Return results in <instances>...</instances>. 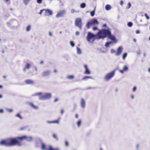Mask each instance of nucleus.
<instances>
[{
    "label": "nucleus",
    "instance_id": "f257e3e1",
    "mask_svg": "<svg viewBox=\"0 0 150 150\" xmlns=\"http://www.w3.org/2000/svg\"><path fill=\"white\" fill-rule=\"evenodd\" d=\"M25 139L30 141L32 140V138L31 137H28L26 136L16 138H10L5 140H2L0 142V145L6 146H13L16 144L18 146H21L22 143L21 141Z\"/></svg>",
    "mask_w": 150,
    "mask_h": 150
},
{
    "label": "nucleus",
    "instance_id": "f03ea898",
    "mask_svg": "<svg viewBox=\"0 0 150 150\" xmlns=\"http://www.w3.org/2000/svg\"><path fill=\"white\" fill-rule=\"evenodd\" d=\"M110 31L109 29L100 30L97 34V39H99L106 37L110 33Z\"/></svg>",
    "mask_w": 150,
    "mask_h": 150
},
{
    "label": "nucleus",
    "instance_id": "7ed1b4c3",
    "mask_svg": "<svg viewBox=\"0 0 150 150\" xmlns=\"http://www.w3.org/2000/svg\"><path fill=\"white\" fill-rule=\"evenodd\" d=\"M117 69L113 70L112 71L107 74L104 77V79L106 81H108L110 80L115 76L116 70Z\"/></svg>",
    "mask_w": 150,
    "mask_h": 150
},
{
    "label": "nucleus",
    "instance_id": "20e7f679",
    "mask_svg": "<svg viewBox=\"0 0 150 150\" xmlns=\"http://www.w3.org/2000/svg\"><path fill=\"white\" fill-rule=\"evenodd\" d=\"M97 38V35H94L88 32V33L86 38L87 41L91 42H93Z\"/></svg>",
    "mask_w": 150,
    "mask_h": 150
},
{
    "label": "nucleus",
    "instance_id": "39448f33",
    "mask_svg": "<svg viewBox=\"0 0 150 150\" xmlns=\"http://www.w3.org/2000/svg\"><path fill=\"white\" fill-rule=\"evenodd\" d=\"M51 97V95L50 93H46L43 95L39 97L40 100L47 99L50 98Z\"/></svg>",
    "mask_w": 150,
    "mask_h": 150
},
{
    "label": "nucleus",
    "instance_id": "423d86ee",
    "mask_svg": "<svg viewBox=\"0 0 150 150\" xmlns=\"http://www.w3.org/2000/svg\"><path fill=\"white\" fill-rule=\"evenodd\" d=\"M42 149L43 150H59V149L58 148H54L51 146H48V148L47 149H45V145L42 144Z\"/></svg>",
    "mask_w": 150,
    "mask_h": 150
},
{
    "label": "nucleus",
    "instance_id": "0eeeda50",
    "mask_svg": "<svg viewBox=\"0 0 150 150\" xmlns=\"http://www.w3.org/2000/svg\"><path fill=\"white\" fill-rule=\"evenodd\" d=\"M76 25L78 26L80 29L81 28L82 26L81 20L80 18L76 19L75 21Z\"/></svg>",
    "mask_w": 150,
    "mask_h": 150
},
{
    "label": "nucleus",
    "instance_id": "6e6552de",
    "mask_svg": "<svg viewBox=\"0 0 150 150\" xmlns=\"http://www.w3.org/2000/svg\"><path fill=\"white\" fill-rule=\"evenodd\" d=\"M108 38L111 40L113 41L114 42L116 43L117 42V40L115 38V37L113 35H112L110 31V33H109L107 36Z\"/></svg>",
    "mask_w": 150,
    "mask_h": 150
},
{
    "label": "nucleus",
    "instance_id": "1a4fd4ad",
    "mask_svg": "<svg viewBox=\"0 0 150 150\" xmlns=\"http://www.w3.org/2000/svg\"><path fill=\"white\" fill-rule=\"evenodd\" d=\"M65 13L64 10H62L59 11L56 15V17L57 18L63 16Z\"/></svg>",
    "mask_w": 150,
    "mask_h": 150
},
{
    "label": "nucleus",
    "instance_id": "9d476101",
    "mask_svg": "<svg viewBox=\"0 0 150 150\" xmlns=\"http://www.w3.org/2000/svg\"><path fill=\"white\" fill-rule=\"evenodd\" d=\"M44 11H45L44 15L45 16H49L52 14V12L50 10L45 9Z\"/></svg>",
    "mask_w": 150,
    "mask_h": 150
},
{
    "label": "nucleus",
    "instance_id": "9b49d317",
    "mask_svg": "<svg viewBox=\"0 0 150 150\" xmlns=\"http://www.w3.org/2000/svg\"><path fill=\"white\" fill-rule=\"evenodd\" d=\"M122 50L123 48L121 46L119 47L117 50V51L115 54V55L116 56H118L120 55L122 52Z\"/></svg>",
    "mask_w": 150,
    "mask_h": 150
},
{
    "label": "nucleus",
    "instance_id": "f8f14e48",
    "mask_svg": "<svg viewBox=\"0 0 150 150\" xmlns=\"http://www.w3.org/2000/svg\"><path fill=\"white\" fill-rule=\"evenodd\" d=\"M84 66L86 70L84 72V74L87 75L90 74H91V72L88 70L87 66L86 65H85Z\"/></svg>",
    "mask_w": 150,
    "mask_h": 150
},
{
    "label": "nucleus",
    "instance_id": "ddd939ff",
    "mask_svg": "<svg viewBox=\"0 0 150 150\" xmlns=\"http://www.w3.org/2000/svg\"><path fill=\"white\" fill-rule=\"evenodd\" d=\"M50 74V71H46L43 72L42 74V75L43 77H46L48 76Z\"/></svg>",
    "mask_w": 150,
    "mask_h": 150
},
{
    "label": "nucleus",
    "instance_id": "4468645a",
    "mask_svg": "<svg viewBox=\"0 0 150 150\" xmlns=\"http://www.w3.org/2000/svg\"><path fill=\"white\" fill-rule=\"evenodd\" d=\"M91 24L92 25H98L99 24V22L97 20L95 19H94L91 21Z\"/></svg>",
    "mask_w": 150,
    "mask_h": 150
},
{
    "label": "nucleus",
    "instance_id": "2eb2a0df",
    "mask_svg": "<svg viewBox=\"0 0 150 150\" xmlns=\"http://www.w3.org/2000/svg\"><path fill=\"white\" fill-rule=\"evenodd\" d=\"M25 83L27 84H32L34 83V81L30 79H27L25 81Z\"/></svg>",
    "mask_w": 150,
    "mask_h": 150
},
{
    "label": "nucleus",
    "instance_id": "dca6fc26",
    "mask_svg": "<svg viewBox=\"0 0 150 150\" xmlns=\"http://www.w3.org/2000/svg\"><path fill=\"white\" fill-rule=\"evenodd\" d=\"M128 67L126 66H125L124 67V68H123V70H119L120 72L122 74H123L124 71H127L128 70Z\"/></svg>",
    "mask_w": 150,
    "mask_h": 150
},
{
    "label": "nucleus",
    "instance_id": "f3484780",
    "mask_svg": "<svg viewBox=\"0 0 150 150\" xmlns=\"http://www.w3.org/2000/svg\"><path fill=\"white\" fill-rule=\"evenodd\" d=\"M81 105L83 108H84L85 107V102L83 98H81Z\"/></svg>",
    "mask_w": 150,
    "mask_h": 150
},
{
    "label": "nucleus",
    "instance_id": "a211bd4d",
    "mask_svg": "<svg viewBox=\"0 0 150 150\" xmlns=\"http://www.w3.org/2000/svg\"><path fill=\"white\" fill-rule=\"evenodd\" d=\"M30 66V65L29 63H28L26 65L25 67L23 69V71H25L27 69H29Z\"/></svg>",
    "mask_w": 150,
    "mask_h": 150
},
{
    "label": "nucleus",
    "instance_id": "6ab92c4d",
    "mask_svg": "<svg viewBox=\"0 0 150 150\" xmlns=\"http://www.w3.org/2000/svg\"><path fill=\"white\" fill-rule=\"evenodd\" d=\"M74 78V76L73 75H70L67 77V78L68 80H72Z\"/></svg>",
    "mask_w": 150,
    "mask_h": 150
},
{
    "label": "nucleus",
    "instance_id": "aec40b11",
    "mask_svg": "<svg viewBox=\"0 0 150 150\" xmlns=\"http://www.w3.org/2000/svg\"><path fill=\"white\" fill-rule=\"evenodd\" d=\"M47 122L49 123H57L58 124L59 122V120H57L55 121H48Z\"/></svg>",
    "mask_w": 150,
    "mask_h": 150
},
{
    "label": "nucleus",
    "instance_id": "412c9836",
    "mask_svg": "<svg viewBox=\"0 0 150 150\" xmlns=\"http://www.w3.org/2000/svg\"><path fill=\"white\" fill-rule=\"evenodd\" d=\"M29 105L30 106L35 109H37L38 108V107L37 106H35L32 103H29Z\"/></svg>",
    "mask_w": 150,
    "mask_h": 150
},
{
    "label": "nucleus",
    "instance_id": "4be33fe9",
    "mask_svg": "<svg viewBox=\"0 0 150 150\" xmlns=\"http://www.w3.org/2000/svg\"><path fill=\"white\" fill-rule=\"evenodd\" d=\"M105 8L106 10H109L111 9V6L109 5H107L105 7Z\"/></svg>",
    "mask_w": 150,
    "mask_h": 150
},
{
    "label": "nucleus",
    "instance_id": "5701e85b",
    "mask_svg": "<svg viewBox=\"0 0 150 150\" xmlns=\"http://www.w3.org/2000/svg\"><path fill=\"white\" fill-rule=\"evenodd\" d=\"M91 21L88 22L87 23V24L86 25V27L87 28H88V29L89 28H90V26L91 25H92V24H91Z\"/></svg>",
    "mask_w": 150,
    "mask_h": 150
},
{
    "label": "nucleus",
    "instance_id": "b1692460",
    "mask_svg": "<svg viewBox=\"0 0 150 150\" xmlns=\"http://www.w3.org/2000/svg\"><path fill=\"white\" fill-rule=\"evenodd\" d=\"M95 9L92 11L91 12V16H93L95 15Z\"/></svg>",
    "mask_w": 150,
    "mask_h": 150
},
{
    "label": "nucleus",
    "instance_id": "393cba45",
    "mask_svg": "<svg viewBox=\"0 0 150 150\" xmlns=\"http://www.w3.org/2000/svg\"><path fill=\"white\" fill-rule=\"evenodd\" d=\"M86 4L84 3H82L80 5V7L82 8H84L86 7Z\"/></svg>",
    "mask_w": 150,
    "mask_h": 150
},
{
    "label": "nucleus",
    "instance_id": "a878e982",
    "mask_svg": "<svg viewBox=\"0 0 150 150\" xmlns=\"http://www.w3.org/2000/svg\"><path fill=\"white\" fill-rule=\"evenodd\" d=\"M52 136H53V138H54L57 141L58 140V137H57V136L55 134H53Z\"/></svg>",
    "mask_w": 150,
    "mask_h": 150
},
{
    "label": "nucleus",
    "instance_id": "bb28decb",
    "mask_svg": "<svg viewBox=\"0 0 150 150\" xmlns=\"http://www.w3.org/2000/svg\"><path fill=\"white\" fill-rule=\"evenodd\" d=\"M127 53H124L122 55V59H125V58L127 56Z\"/></svg>",
    "mask_w": 150,
    "mask_h": 150
},
{
    "label": "nucleus",
    "instance_id": "cd10ccee",
    "mask_svg": "<svg viewBox=\"0 0 150 150\" xmlns=\"http://www.w3.org/2000/svg\"><path fill=\"white\" fill-rule=\"evenodd\" d=\"M16 117H19L20 119H22V117L20 115V114L19 113H18L16 114Z\"/></svg>",
    "mask_w": 150,
    "mask_h": 150
},
{
    "label": "nucleus",
    "instance_id": "c85d7f7f",
    "mask_svg": "<svg viewBox=\"0 0 150 150\" xmlns=\"http://www.w3.org/2000/svg\"><path fill=\"white\" fill-rule=\"evenodd\" d=\"M30 28H31L30 25H29L27 27L26 29V30L27 31H28L30 30Z\"/></svg>",
    "mask_w": 150,
    "mask_h": 150
},
{
    "label": "nucleus",
    "instance_id": "c756f323",
    "mask_svg": "<svg viewBox=\"0 0 150 150\" xmlns=\"http://www.w3.org/2000/svg\"><path fill=\"white\" fill-rule=\"evenodd\" d=\"M81 123V120H79L78 121V122H77V124L78 127H79L80 126Z\"/></svg>",
    "mask_w": 150,
    "mask_h": 150
},
{
    "label": "nucleus",
    "instance_id": "7c9ffc66",
    "mask_svg": "<svg viewBox=\"0 0 150 150\" xmlns=\"http://www.w3.org/2000/svg\"><path fill=\"white\" fill-rule=\"evenodd\" d=\"M127 25L129 27H131L132 26V23L131 22H128L127 23Z\"/></svg>",
    "mask_w": 150,
    "mask_h": 150
},
{
    "label": "nucleus",
    "instance_id": "2f4dec72",
    "mask_svg": "<svg viewBox=\"0 0 150 150\" xmlns=\"http://www.w3.org/2000/svg\"><path fill=\"white\" fill-rule=\"evenodd\" d=\"M30 0H24V2L25 5H27L29 2Z\"/></svg>",
    "mask_w": 150,
    "mask_h": 150
},
{
    "label": "nucleus",
    "instance_id": "473e14b6",
    "mask_svg": "<svg viewBox=\"0 0 150 150\" xmlns=\"http://www.w3.org/2000/svg\"><path fill=\"white\" fill-rule=\"evenodd\" d=\"M42 94V93L41 92L40 93H35L33 95L34 96H40Z\"/></svg>",
    "mask_w": 150,
    "mask_h": 150
},
{
    "label": "nucleus",
    "instance_id": "72a5a7b5",
    "mask_svg": "<svg viewBox=\"0 0 150 150\" xmlns=\"http://www.w3.org/2000/svg\"><path fill=\"white\" fill-rule=\"evenodd\" d=\"M77 53L78 54H81V50L78 47L77 48Z\"/></svg>",
    "mask_w": 150,
    "mask_h": 150
},
{
    "label": "nucleus",
    "instance_id": "f704fd0d",
    "mask_svg": "<svg viewBox=\"0 0 150 150\" xmlns=\"http://www.w3.org/2000/svg\"><path fill=\"white\" fill-rule=\"evenodd\" d=\"M131 6V4L130 3H129L128 4L127 6L126 7V8L127 9H128V8H129Z\"/></svg>",
    "mask_w": 150,
    "mask_h": 150
},
{
    "label": "nucleus",
    "instance_id": "c9c22d12",
    "mask_svg": "<svg viewBox=\"0 0 150 150\" xmlns=\"http://www.w3.org/2000/svg\"><path fill=\"white\" fill-rule=\"evenodd\" d=\"M144 16L146 18L147 20H148L149 19V17L148 16L147 14L146 13L144 14Z\"/></svg>",
    "mask_w": 150,
    "mask_h": 150
},
{
    "label": "nucleus",
    "instance_id": "e433bc0d",
    "mask_svg": "<svg viewBox=\"0 0 150 150\" xmlns=\"http://www.w3.org/2000/svg\"><path fill=\"white\" fill-rule=\"evenodd\" d=\"M70 45L72 47H74L75 46V44L72 41H71L70 42Z\"/></svg>",
    "mask_w": 150,
    "mask_h": 150
},
{
    "label": "nucleus",
    "instance_id": "4c0bfd02",
    "mask_svg": "<svg viewBox=\"0 0 150 150\" xmlns=\"http://www.w3.org/2000/svg\"><path fill=\"white\" fill-rule=\"evenodd\" d=\"M42 0H37V2L39 4H40L42 3Z\"/></svg>",
    "mask_w": 150,
    "mask_h": 150
},
{
    "label": "nucleus",
    "instance_id": "58836bf2",
    "mask_svg": "<svg viewBox=\"0 0 150 150\" xmlns=\"http://www.w3.org/2000/svg\"><path fill=\"white\" fill-rule=\"evenodd\" d=\"M90 78V76H84L83 78V79H89V78Z\"/></svg>",
    "mask_w": 150,
    "mask_h": 150
},
{
    "label": "nucleus",
    "instance_id": "ea45409f",
    "mask_svg": "<svg viewBox=\"0 0 150 150\" xmlns=\"http://www.w3.org/2000/svg\"><path fill=\"white\" fill-rule=\"evenodd\" d=\"M4 0L6 2V3H7V4H9L10 3L9 0Z\"/></svg>",
    "mask_w": 150,
    "mask_h": 150
},
{
    "label": "nucleus",
    "instance_id": "a19ab883",
    "mask_svg": "<svg viewBox=\"0 0 150 150\" xmlns=\"http://www.w3.org/2000/svg\"><path fill=\"white\" fill-rule=\"evenodd\" d=\"M26 127H22L20 129V130H24L25 129V128Z\"/></svg>",
    "mask_w": 150,
    "mask_h": 150
},
{
    "label": "nucleus",
    "instance_id": "79ce46f5",
    "mask_svg": "<svg viewBox=\"0 0 150 150\" xmlns=\"http://www.w3.org/2000/svg\"><path fill=\"white\" fill-rule=\"evenodd\" d=\"M109 43H108V42H107L105 44V47H107L109 46Z\"/></svg>",
    "mask_w": 150,
    "mask_h": 150
},
{
    "label": "nucleus",
    "instance_id": "37998d69",
    "mask_svg": "<svg viewBox=\"0 0 150 150\" xmlns=\"http://www.w3.org/2000/svg\"><path fill=\"white\" fill-rule=\"evenodd\" d=\"M65 145L66 146H68L69 144L67 141H65Z\"/></svg>",
    "mask_w": 150,
    "mask_h": 150
},
{
    "label": "nucleus",
    "instance_id": "c03bdc74",
    "mask_svg": "<svg viewBox=\"0 0 150 150\" xmlns=\"http://www.w3.org/2000/svg\"><path fill=\"white\" fill-rule=\"evenodd\" d=\"M45 9H43L42 10H41L40 12L39 13L40 14H41L42 13V12L43 11H44Z\"/></svg>",
    "mask_w": 150,
    "mask_h": 150
},
{
    "label": "nucleus",
    "instance_id": "a18cd8bd",
    "mask_svg": "<svg viewBox=\"0 0 150 150\" xmlns=\"http://www.w3.org/2000/svg\"><path fill=\"white\" fill-rule=\"evenodd\" d=\"M60 112L61 114H63L64 112V110L63 109H61Z\"/></svg>",
    "mask_w": 150,
    "mask_h": 150
},
{
    "label": "nucleus",
    "instance_id": "49530a36",
    "mask_svg": "<svg viewBox=\"0 0 150 150\" xmlns=\"http://www.w3.org/2000/svg\"><path fill=\"white\" fill-rule=\"evenodd\" d=\"M93 30H96L98 29V28L97 27H93Z\"/></svg>",
    "mask_w": 150,
    "mask_h": 150
},
{
    "label": "nucleus",
    "instance_id": "de8ad7c7",
    "mask_svg": "<svg viewBox=\"0 0 150 150\" xmlns=\"http://www.w3.org/2000/svg\"><path fill=\"white\" fill-rule=\"evenodd\" d=\"M59 99L57 98H55L54 100V102H56L58 101Z\"/></svg>",
    "mask_w": 150,
    "mask_h": 150
},
{
    "label": "nucleus",
    "instance_id": "09e8293b",
    "mask_svg": "<svg viewBox=\"0 0 150 150\" xmlns=\"http://www.w3.org/2000/svg\"><path fill=\"white\" fill-rule=\"evenodd\" d=\"M136 87L135 86L133 88V91L134 92L136 91Z\"/></svg>",
    "mask_w": 150,
    "mask_h": 150
},
{
    "label": "nucleus",
    "instance_id": "8fccbe9b",
    "mask_svg": "<svg viewBox=\"0 0 150 150\" xmlns=\"http://www.w3.org/2000/svg\"><path fill=\"white\" fill-rule=\"evenodd\" d=\"M140 33V31L139 30H137L136 31V33L137 34H138Z\"/></svg>",
    "mask_w": 150,
    "mask_h": 150
},
{
    "label": "nucleus",
    "instance_id": "3c124183",
    "mask_svg": "<svg viewBox=\"0 0 150 150\" xmlns=\"http://www.w3.org/2000/svg\"><path fill=\"white\" fill-rule=\"evenodd\" d=\"M79 32L78 31H77L76 33V35H79Z\"/></svg>",
    "mask_w": 150,
    "mask_h": 150
},
{
    "label": "nucleus",
    "instance_id": "603ef678",
    "mask_svg": "<svg viewBox=\"0 0 150 150\" xmlns=\"http://www.w3.org/2000/svg\"><path fill=\"white\" fill-rule=\"evenodd\" d=\"M3 112V110L2 109H0V113H2Z\"/></svg>",
    "mask_w": 150,
    "mask_h": 150
},
{
    "label": "nucleus",
    "instance_id": "864d4df0",
    "mask_svg": "<svg viewBox=\"0 0 150 150\" xmlns=\"http://www.w3.org/2000/svg\"><path fill=\"white\" fill-rule=\"evenodd\" d=\"M8 112H12V110L11 109H9L8 110Z\"/></svg>",
    "mask_w": 150,
    "mask_h": 150
},
{
    "label": "nucleus",
    "instance_id": "5fc2aeb1",
    "mask_svg": "<svg viewBox=\"0 0 150 150\" xmlns=\"http://www.w3.org/2000/svg\"><path fill=\"white\" fill-rule=\"evenodd\" d=\"M123 2L122 1H121L120 2V4L121 5H123Z\"/></svg>",
    "mask_w": 150,
    "mask_h": 150
},
{
    "label": "nucleus",
    "instance_id": "6e6d98bb",
    "mask_svg": "<svg viewBox=\"0 0 150 150\" xmlns=\"http://www.w3.org/2000/svg\"><path fill=\"white\" fill-rule=\"evenodd\" d=\"M75 117L76 118H78V115L77 114H76L75 115Z\"/></svg>",
    "mask_w": 150,
    "mask_h": 150
},
{
    "label": "nucleus",
    "instance_id": "4d7b16f0",
    "mask_svg": "<svg viewBox=\"0 0 150 150\" xmlns=\"http://www.w3.org/2000/svg\"><path fill=\"white\" fill-rule=\"evenodd\" d=\"M49 35L50 36H52V33L51 32H50L49 33Z\"/></svg>",
    "mask_w": 150,
    "mask_h": 150
},
{
    "label": "nucleus",
    "instance_id": "13d9d810",
    "mask_svg": "<svg viewBox=\"0 0 150 150\" xmlns=\"http://www.w3.org/2000/svg\"><path fill=\"white\" fill-rule=\"evenodd\" d=\"M71 12L72 13H74V11L73 9H72L71 10Z\"/></svg>",
    "mask_w": 150,
    "mask_h": 150
},
{
    "label": "nucleus",
    "instance_id": "bf43d9fd",
    "mask_svg": "<svg viewBox=\"0 0 150 150\" xmlns=\"http://www.w3.org/2000/svg\"><path fill=\"white\" fill-rule=\"evenodd\" d=\"M102 27H106V24H104L103 25Z\"/></svg>",
    "mask_w": 150,
    "mask_h": 150
},
{
    "label": "nucleus",
    "instance_id": "052dcab7",
    "mask_svg": "<svg viewBox=\"0 0 150 150\" xmlns=\"http://www.w3.org/2000/svg\"><path fill=\"white\" fill-rule=\"evenodd\" d=\"M40 63L41 64H42L43 63V62L42 61H41Z\"/></svg>",
    "mask_w": 150,
    "mask_h": 150
},
{
    "label": "nucleus",
    "instance_id": "680f3d73",
    "mask_svg": "<svg viewBox=\"0 0 150 150\" xmlns=\"http://www.w3.org/2000/svg\"><path fill=\"white\" fill-rule=\"evenodd\" d=\"M108 43H109V44L110 45V44H112V42H108Z\"/></svg>",
    "mask_w": 150,
    "mask_h": 150
},
{
    "label": "nucleus",
    "instance_id": "e2e57ef3",
    "mask_svg": "<svg viewBox=\"0 0 150 150\" xmlns=\"http://www.w3.org/2000/svg\"><path fill=\"white\" fill-rule=\"evenodd\" d=\"M54 72H57V70L56 69H55L54 70Z\"/></svg>",
    "mask_w": 150,
    "mask_h": 150
},
{
    "label": "nucleus",
    "instance_id": "0e129e2a",
    "mask_svg": "<svg viewBox=\"0 0 150 150\" xmlns=\"http://www.w3.org/2000/svg\"><path fill=\"white\" fill-rule=\"evenodd\" d=\"M3 78H4L5 79V78H6V76H3Z\"/></svg>",
    "mask_w": 150,
    "mask_h": 150
},
{
    "label": "nucleus",
    "instance_id": "69168bd1",
    "mask_svg": "<svg viewBox=\"0 0 150 150\" xmlns=\"http://www.w3.org/2000/svg\"><path fill=\"white\" fill-rule=\"evenodd\" d=\"M148 71L150 73V67L148 69Z\"/></svg>",
    "mask_w": 150,
    "mask_h": 150
},
{
    "label": "nucleus",
    "instance_id": "338daca9",
    "mask_svg": "<svg viewBox=\"0 0 150 150\" xmlns=\"http://www.w3.org/2000/svg\"><path fill=\"white\" fill-rule=\"evenodd\" d=\"M2 88V86L1 85H0V88Z\"/></svg>",
    "mask_w": 150,
    "mask_h": 150
},
{
    "label": "nucleus",
    "instance_id": "774afa93",
    "mask_svg": "<svg viewBox=\"0 0 150 150\" xmlns=\"http://www.w3.org/2000/svg\"><path fill=\"white\" fill-rule=\"evenodd\" d=\"M2 97V96L0 95V98H1Z\"/></svg>",
    "mask_w": 150,
    "mask_h": 150
}]
</instances>
